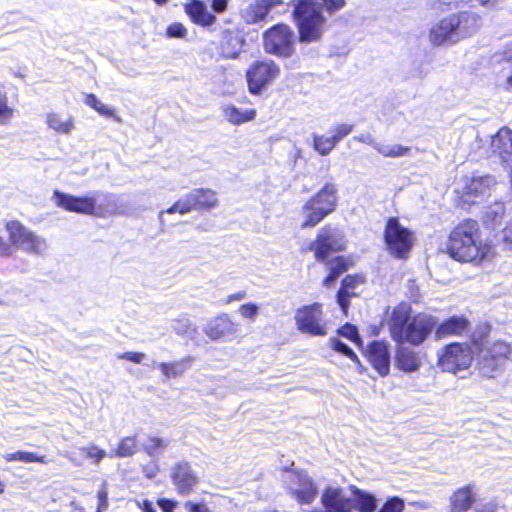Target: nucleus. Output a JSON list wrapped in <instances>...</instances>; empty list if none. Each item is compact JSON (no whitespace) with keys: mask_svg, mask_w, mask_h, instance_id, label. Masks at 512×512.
Listing matches in <instances>:
<instances>
[{"mask_svg":"<svg viewBox=\"0 0 512 512\" xmlns=\"http://www.w3.org/2000/svg\"><path fill=\"white\" fill-rule=\"evenodd\" d=\"M447 252L459 262L480 263L490 260L493 247L482 240L478 222L466 219L460 222L449 235Z\"/></svg>","mask_w":512,"mask_h":512,"instance_id":"f257e3e1","label":"nucleus"},{"mask_svg":"<svg viewBox=\"0 0 512 512\" xmlns=\"http://www.w3.org/2000/svg\"><path fill=\"white\" fill-rule=\"evenodd\" d=\"M410 312L407 305L395 307L389 322L390 332L396 342H409L417 346L426 340L438 321L435 317L422 313L411 317Z\"/></svg>","mask_w":512,"mask_h":512,"instance_id":"f03ea898","label":"nucleus"},{"mask_svg":"<svg viewBox=\"0 0 512 512\" xmlns=\"http://www.w3.org/2000/svg\"><path fill=\"white\" fill-rule=\"evenodd\" d=\"M481 27V18L474 12L463 11L444 17L432 26L429 39L433 45L455 44L474 35Z\"/></svg>","mask_w":512,"mask_h":512,"instance_id":"7ed1b4c3","label":"nucleus"},{"mask_svg":"<svg viewBox=\"0 0 512 512\" xmlns=\"http://www.w3.org/2000/svg\"><path fill=\"white\" fill-rule=\"evenodd\" d=\"M57 207L67 212L104 217L112 212L116 203L111 194L95 192L91 195L75 196L59 190L53 192Z\"/></svg>","mask_w":512,"mask_h":512,"instance_id":"20e7f679","label":"nucleus"},{"mask_svg":"<svg viewBox=\"0 0 512 512\" xmlns=\"http://www.w3.org/2000/svg\"><path fill=\"white\" fill-rule=\"evenodd\" d=\"M292 18L302 43L318 40L320 36V4L316 0H290Z\"/></svg>","mask_w":512,"mask_h":512,"instance_id":"39448f33","label":"nucleus"},{"mask_svg":"<svg viewBox=\"0 0 512 512\" xmlns=\"http://www.w3.org/2000/svg\"><path fill=\"white\" fill-rule=\"evenodd\" d=\"M296 35L290 25L276 23L262 33V46L269 55L290 58L295 52Z\"/></svg>","mask_w":512,"mask_h":512,"instance_id":"423d86ee","label":"nucleus"},{"mask_svg":"<svg viewBox=\"0 0 512 512\" xmlns=\"http://www.w3.org/2000/svg\"><path fill=\"white\" fill-rule=\"evenodd\" d=\"M280 74V66L272 59L263 58L253 61L245 72L249 93L260 95Z\"/></svg>","mask_w":512,"mask_h":512,"instance_id":"0eeeda50","label":"nucleus"},{"mask_svg":"<svg viewBox=\"0 0 512 512\" xmlns=\"http://www.w3.org/2000/svg\"><path fill=\"white\" fill-rule=\"evenodd\" d=\"M472 360L473 353L467 343H451L438 351V366L445 372L455 374L465 370Z\"/></svg>","mask_w":512,"mask_h":512,"instance_id":"6e6552de","label":"nucleus"},{"mask_svg":"<svg viewBox=\"0 0 512 512\" xmlns=\"http://www.w3.org/2000/svg\"><path fill=\"white\" fill-rule=\"evenodd\" d=\"M5 229L12 246L30 254H40L46 248L45 239L25 227L19 220L6 222Z\"/></svg>","mask_w":512,"mask_h":512,"instance_id":"1a4fd4ad","label":"nucleus"},{"mask_svg":"<svg viewBox=\"0 0 512 512\" xmlns=\"http://www.w3.org/2000/svg\"><path fill=\"white\" fill-rule=\"evenodd\" d=\"M388 250L397 258H405L412 246V234L402 227L398 219L390 218L385 229Z\"/></svg>","mask_w":512,"mask_h":512,"instance_id":"9d476101","label":"nucleus"},{"mask_svg":"<svg viewBox=\"0 0 512 512\" xmlns=\"http://www.w3.org/2000/svg\"><path fill=\"white\" fill-rule=\"evenodd\" d=\"M283 3V0H253L240 11V17L248 25L266 23L271 20L272 10Z\"/></svg>","mask_w":512,"mask_h":512,"instance_id":"9b49d317","label":"nucleus"},{"mask_svg":"<svg viewBox=\"0 0 512 512\" xmlns=\"http://www.w3.org/2000/svg\"><path fill=\"white\" fill-rule=\"evenodd\" d=\"M170 478L178 494H191L199 483V477L187 461L177 462L171 469Z\"/></svg>","mask_w":512,"mask_h":512,"instance_id":"f8f14e48","label":"nucleus"},{"mask_svg":"<svg viewBox=\"0 0 512 512\" xmlns=\"http://www.w3.org/2000/svg\"><path fill=\"white\" fill-rule=\"evenodd\" d=\"M237 327V323L232 320L229 314L221 313L208 323L205 334L213 341L228 339L237 333Z\"/></svg>","mask_w":512,"mask_h":512,"instance_id":"ddd939ff","label":"nucleus"},{"mask_svg":"<svg viewBox=\"0 0 512 512\" xmlns=\"http://www.w3.org/2000/svg\"><path fill=\"white\" fill-rule=\"evenodd\" d=\"M184 12L193 24L200 27H211L217 22V16L202 0H188L184 4Z\"/></svg>","mask_w":512,"mask_h":512,"instance_id":"4468645a","label":"nucleus"},{"mask_svg":"<svg viewBox=\"0 0 512 512\" xmlns=\"http://www.w3.org/2000/svg\"><path fill=\"white\" fill-rule=\"evenodd\" d=\"M318 308L319 305L314 303L312 305L303 306L296 311L295 319L297 328L310 335H320V324L318 323Z\"/></svg>","mask_w":512,"mask_h":512,"instance_id":"2eb2a0df","label":"nucleus"},{"mask_svg":"<svg viewBox=\"0 0 512 512\" xmlns=\"http://www.w3.org/2000/svg\"><path fill=\"white\" fill-rule=\"evenodd\" d=\"M366 355L374 369L381 375L386 376L390 371V354L384 342L373 341L366 350Z\"/></svg>","mask_w":512,"mask_h":512,"instance_id":"dca6fc26","label":"nucleus"},{"mask_svg":"<svg viewBox=\"0 0 512 512\" xmlns=\"http://www.w3.org/2000/svg\"><path fill=\"white\" fill-rule=\"evenodd\" d=\"M469 320L464 316H453L443 321L435 330V337L443 339L450 336H460L468 331Z\"/></svg>","mask_w":512,"mask_h":512,"instance_id":"f3484780","label":"nucleus"},{"mask_svg":"<svg viewBox=\"0 0 512 512\" xmlns=\"http://www.w3.org/2000/svg\"><path fill=\"white\" fill-rule=\"evenodd\" d=\"M395 365L406 373L416 372L422 365L419 354L410 347L400 346L395 356Z\"/></svg>","mask_w":512,"mask_h":512,"instance_id":"a211bd4d","label":"nucleus"},{"mask_svg":"<svg viewBox=\"0 0 512 512\" xmlns=\"http://www.w3.org/2000/svg\"><path fill=\"white\" fill-rule=\"evenodd\" d=\"M363 283L364 278L359 275H348L343 279L342 285L337 293V302L344 314H347L350 298L356 295L355 289Z\"/></svg>","mask_w":512,"mask_h":512,"instance_id":"6ab92c4d","label":"nucleus"},{"mask_svg":"<svg viewBox=\"0 0 512 512\" xmlns=\"http://www.w3.org/2000/svg\"><path fill=\"white\" fill-rule=\"evenodd\" d=\"M189 197L194 210L209 211L218 206L217 194L209 188H196L189 192Z\"/></svg>","mask_w":512,"mask_h":512,"instance_id":"aec40b11","label":"nucleus"},{"mask_svg":"<svg viewBox=\"0 0 512 512\" xmlns=\"http://www.w3.org/2000/svg\"><path fill=\"white\" fill-rule=\"evenodd\" d=\"M353 130L351 124H337L326 133L325 137H322V155L330 153L336 144L349 135Z\"/></svg>","mask_w":512,"mask_h":512,"instance_id":"412c9836","label":"nucleus"},{"mask_svg":"<svg viewBox=\"0 0 512 512\" xmlns=\"http://www.w3.org/2000/svg\"><path fill=\"white\" fill-rule=\"evenodd\" d=\"M350 500L352 502V512L354 510L373 512L376 509L375 496L355 486H351Z\"/></svg>","mask_w":512,"mask_h":512,"instance_id":"4be33fe9","label":"nucleus"},{"mask_svg":"<svg viewBox=\"0 0 512 512\" xmlns=\"http://www.w3.org/2000/svg\"><path fill=\"white\" fill-rule=\"evenodd\" d=\"M491 148L504 160L506 156H512V130L503 127L491 139Z\"/></svg>","mask_w":512,"mask_h":512,"instance_id":"5701e85b","label":"nucleus"},{"mask_svg":"<svg viewBox=\"0 0 512 512\" xmlns=\"http://www.w3.org/2000/svg\"><path fill=\"white\" fill-rule=\"evenodd\" d=\"M345 247L343 233L336 228L322 229V262H324L325 251H340Z\"/></svg>","mask_w":512,"mask_h":512,"instance_id":"b1692460","label":"nucleus"},{"mask_svg":"<svg viewBox=\"0 0 512 512\" xmlns=\"http://www.w3.org/2000/svg\"><path fill=\"white\" fill-rule=\"evenodd\" d=\"M494 183V178L488 175L467 179L463 188V196L485 195Z\"/></svg>","mask_w":512,"mask_h":512,"instance_id":"393cba45","label":"nucleus"},{"mask_svg":"<svg viewBox=\"0 0 512 512\" xmlns=\"http://www.w3.org/2000/svg\"><path fill=\"white\" fill-rule=\"evenodd\" d=\"M223 115L229 123L239 126L255 120L257 116V110L250 108L241 111L235 105H227L223 108Z\"/></svg>","mask_w":512,"mask_h":512,"instance_id":"a878e982","label":"nucleus"},{"mask_svg":"<svg viewBox=\"0 0 512 512\" xmlns=\"http://www.w3.org/2000/svg\"><path fill=\"white\" fill-rule=\"evenodd\" d=\"M338 199L336 184L333 182L325 183L322 187V219L336 209Z\"/></svg>","mask_w":512,"mask_h":512,"instance_id":"bb28decb","label":"nucleus"},{"mask_svg":"<svg viewBox=\"0 0 512 512\" xmlns=\"http://www.w3.org/2000/svg\"><path fill=\"white\" fill-rule=\"evenodd\" d=\"M474 501V495L469 487H463L453 493L450 498L452 512L467 511Z\"/></svg>","mask_w":512,"mask_h":512,"instance_id":"cd10ccee","label":"nucleus"},{"mask_svg":"<svg viewBox=\"0 0 512 512\" xmlns=\"http://www.w3.org/2000/svg\"><path fill=\"white\" fill-rule=\"evenodd\" d=\"M349 265L350 261L343 256H338L327 261L326 266L329 274L323 283L326 286H331L341 274L348 270Z\"/></svg>","mask_w":512,"mask_h":512,"instance_id":"c85d7f7f","label":"nucleus"},{"mask_svg":"<svg viewBox=\"0 0 512 512\" xmlns=\"http://www.w3.org/2000/svg\"><path fill=\"white\" fill-rule=\"evenodd\" d=\"M503 364L499 361H496L494 357H490V353H488L485 349H483L478 358V369L481 374L486 377H494L496 373H498L502 368Z\"/></svg>","mask_w":512,"mask_h":512,"instance_id":"c756f323","label":"nucleus"},{"mask_svg":"<svg viewBox=\"0 0 512 512\" xmlns=\"http://www.w3.org/2000/svg\"><path fill=\"white\" fill-rule=\"evenodd\" d=\"M504 214V204L501 202H496L487 207L485 214L483 216V221L487 225V227L495 228L502 223Z\"/></svg>","mask_w":512,"mask_h":512,"instance_id":"7c9ffc66","label":"nucleus"},{"mask_svg":"<svg viewBox=\"0 0 512 512\" xmlns=\"http://www.w3.org/2000/svg\"><path fill=\"white\" fill-rule=\"evenodd\" d=\"M137 451V440L135 436H127L120 439L116 449L110 457L124 458L132 456Z\"/></svg>","mask_w":512,"mask_h":512,"instance_id":"2f4dec72","label":"nucleus"},{"mask_svg":"<svg viewBox=\"0 0 512 512\" xmlns=\"http://www.w3.org/2000/svg\"><path fill=\"white\" fill-rule=\"evenodd\" d=\"M316 494L317 488L308 479L304 481V484L301 488L295 489L291 492V495L295 497L297 502L300 504L311 503L315 499Z\"/></svg>","mask_w":512,"mask_h":512,"instance_id":"473e14b6","label":"nucleus"},{"mask_svg":"<svg viewBox=\"0 0 512 512\" xmlns=\"http://www.w3.org/2000/svg\"><path fill=\"white\" fill-rule=\"evenodd\" d=\"M4 459L7 462L21 461L24 463H47L46 457L44 455H38L34 452L28 451H16L9 453L4 456Z\"/></svg>","mask_w":512,"mask_h":512,"instance_id":"72a5a7b5","label":"nucleus"},{"mask_svg":"<svg viewBox=\"0 0 512 512\" xmlns=\"http://www.w3.org/2000/svg\"><path fill=\"white\" fill-rule=\"evenodd\" d=\"M46 122L49 128L58 133H69L74 126L73 119L71 117L67 120H62L60 115L56 113L47 114Z\"/></svg>","mask_w":512,"mask_h":512,"instance_id":"f704fd0d","label":"nucleus"},{"mask_svg":"<svg viewBox=\"0 0 512 512\" xmlns=\"http://www.w3.org/2000/svg\"><path fill=\"white\" fill-rule=\"evenodd\" d=\"M306 211V219L302 224L303 227L315 226L320 222V201L313 197L304 206Z\"/></svg>","mask_w":512,"mask_h":512,"instance_id":"c9c22d12","label":"nucleus"},{"mask_svg":"<svg viewBox=\"0 0 512 512\" xmlns=\"http://www.w3.org/2000/svg\"><path fill=\"white\" fill-rule=\"evenodd\" d=\"M485 350L490 353V357H494L496 361L501 362L503 365L506 363L511 354L510 345L502 341L494 342Z\"/></svg>","mask_w":512,"mask_h":512,"instance_id":"e433bc0d","label":"nucleus"},{"mask_svg":"<svg viewBox=\"0 0 512 512\" xmlns=\"http://www.w3.org/2000/svg\"><path fill=\"white\" fill-rule=\"evenodd\" d=\"M84 103L104 117L117 118L114 110L101 103L97 96L93 93H88L85 95Z\"/></svg>","mask_w":512,"mask_h":512,"instance_id":"4c0bfd02","label":"nucleus"},{"mask_svg":"<svg viewBox=\"0 0 512 512\" xmlns=\"http://www.w3.org/2000/svg\"><path fill=\"white\" fill-rule=\"evenodd\" d=\"M493 64H498L504 69V66L512 64V42L506 43L497 50L491 57Z\"/></svg>","mask_w":512,"mask_h":512,"instance_id":"58836bf2","label":"nucleus"},{"mask_svg":"<svg viewBox=\"0 0 512 512\" xmlns=\"http://www.w3.org/2000/svg\"><path fill=\"white\" fill-rule=\"evenodd\" d=\"M411 148L402 145H386L376 146V151L384 157L398 158L409 154Z\"/></svg>","mask_w":512,"mask_h":512,"instance_id":"ea45409f","label":"nucleus"},{"mask_svg":"<svg viewBox=\"0 0 512 512\" xmlns=\"http://www.w3.org/2000/svg\"><path fill=\"white\" fill-rule=\"evenodd\" d=\"M159 369L164 376L168 378H175L182 375L186 371L187 364L185 361L160 363Z\"/></svg>","mask_w":512,"mask_h":512,"instance_id":"a19ab883","label":"nucleus"},{"mask_svg":"<svg viewBox=\"0 0 512 512\" xmlns=\"http://www.w3.org/2000/svg\"><path fill=\"white\" fill-rule=\"evenodd\" d=\"M192 202L189 197V193H187L183 198L175 201L169 208L165 210L168 214L178 213L181 215L187 214L193 211Z\"/></svg>","mask_w":512,"mask_h":512,"instance_id":"79ce46f5","label":"nucleus"},{"mask_svg":"<svg viewBox=\"0 0 512 512\" xmlns=\"http://www.w3.org/2000/svg\"><path fill=\"white\" fill-rule=\"evenodd\" d=\"M14 116V109L9 106L8 96L0 91V124L8 125Z\"/></svg>","mask_w":512,"mask_h":512,"instance_id":"37998d69","label":"nucleus"},{"mask_svg":"<svg viewBox=\"0 0 512 512\" xmlns=\"http://www.w3.org/2000/svg\"><path fill=\"white\" fill-rule=\"evenodd\" d=\"M82 452L85 458L90 459L95 464L100 463L107 456L106 451L95 444L82 448Z\"/></svg>","mask_w":512,"mask_h":512,"instance_id":"c03bdc74","label":"nucleus"},{"mask_svg":"<svg viewBox=\"0 0 512 512\" xmlns=\"http://www.w3.org/2000/svg\"><path fill=\"white\" fill-rule=\"evenodd\" d=\"M330 346L333 350L347 356L348 358H350L351 360L355 361L358 364L360 363L355 352L341 340L337 338H332L330 340Z\"/></svg>","mask_w":512,"mask_h":512,"instance_id":"a18cd8bd","label":"nucleus"},{"mask_svg":"<svg viewBox=\"0 0 512 512\" xmlns=\"http://www.w3.org/2000/svg\"><path fill=\"white\" fill-rule=\"evenodd\" d=\"M167 446L166 442L158 436H149L147 438L144 450L149 455H154L160 450H163Z\"/></svg>","mask_w":512,"mask_h":512,"instance_id":"49530a36","label":"nucleus"},{"mask_svg":"<svg viewBox=\"0 0 512 512\" xmlns=\"http://www.w3.org/2000/svg\"><path fill=\"white\" fill-rule=\"evenodd\" d=\"M338 333L354 342L357 346L360 347L362 345V340L358 334L356 326L347 323L338 330Z\"/></svg>","mask_w":512,"mask_h":512,"instance_id":"de8ad7c7","label":"nucleus"},{"mask_svg":"<svg viewBox=\"0 0 512 512\" xmlns=\"http://www.w3.org/2000/svg\"><path fill=\"white\" fill-rule=\"evenodd\" d=\"M404 502L398 497L389 498L379 512H402Z\"/></svg>","mask_w":512,"mask_h":512,"instance_id":"09e8293b","label":"nucleus"},{"mask_svg":"<svg viewBox=\"0 0 512 512\" xmlns=\"http://www.w3.org/2000/svg\"><path fill=\"white\" fill-rule=\"evenodd\" d=\"M167 35L173 38H185L187 29L182 23L174 22L167 27Z\"/></svg>","mask_w":512,"mask_h":512,"instance_id":"8fccbe9b","label":"nucleus"},{"mask_svg":"<svg viewBox=\"0 0 512 512\" xmlns=\"http://www.w3.org/2000/svg\"><path fill=\"white\" fill-rule=\"evenodd\" d=\"M97 509L95 512H103L108 508V490L106 484L104 483L102 487L97 492Z\"/></svg>","mask_w":512,"mask_h":512,"instance_id":"3c124183","label":"nucleus"},{"mask_svg":"<svg viewBox=\"0 0 512 512\" xmlns=\"http://www.w3.org/2000/svg\"><path fill=\"white\" fill-rule=\"evenodd\" d=\"M258 306L254 303H245L240 305L239 313L243 318L254 320L255 316L258 314Z\"/></svg>","mask_w":512,"mask_h":512,"instance_id":"603ef678","label":"nucleus"},{"mask_svg":"<svg viewBox=\"0 0 512 512\" xmlns=\"http://www.w3.org/2000/svg\"><path fill=\"white\" fill-rule=\"evenodd\" d=\"M346 5V0H322V9L329 13L341 10Z\"/></svg>","mask_w":512,"mask_h":512,"instance_id":"864d4df0","label":"nucleus"},{"mask_svg":"<svg viewBox=\"0 0 512 512\" xmlns=\"http://www.w3.org/2000/svg\"><path fill=\"white\" fill-rule=\"evenodd\" d=\"M235 41L239 46H241L244 42L242 37H239L236 33L231 30L223 31L222 36V48L225 50V46L230 44V42Z\"/></svg>","mask_w":512,"mask_h":512,"instance_id":"5fc2aeb1","label":"nucleus"},{"mask_svg":"<svg viewBox=\"0 0 512 512\" xmlns=\"http://www.w3.org/2000/svg\"><path fill=\"white\" fill-rule=\"evenodd\" d=\"M118 358L122 359V360H127L130 362H133L135 364H140L144 360L145 354L142 352L127 351V352L120 354L118 356Z\"/></svg>","mask_w":512,"mask_h":512,"instance_id":"6e6d98bb","label":"nucleus"},{"mask_svg":"<svg viewBox=\"0 0 512 512\" xmlns=\"http://www.w3.org/2000/svg\"><path fill=\"white\" fill-rule=\"evenodd\" d=\"M184 507L187 512H210L209 507L204 502L196 503L187 501L185 502Z\"/></svg>","mask_w":512,"mask_h":512,"instance_id":"4d7b16f0","label":"nucleus"},{"mask_svg":"<svg viewBox=\"0 0 512 512\" xmlns=\"http://www.w3.org/2000/svg\"><path fill=\"white\" fill-rule=\"evenodd\" d=\"M348 53H349L348 45L343 42L340 45L331 47L330 52H329V57L337 56L340 58H344L348 55Z\"/></svg>","mask_w":512,"mask_h":512,"instance_id":"13d9d810","label":"nucleus"},{"mask_svg":"<svg viewBox=\"0 0 512 512\" xmlns=\"http://www.w3.org/2000/svg\"><path fill=\"white\" fill-rule=\"evenodd\" d=\"M190 323L188 319H175L174 330L178 335H184L189 332Z\"/></svg>","mask_w":512,"mask_h":512,"instance_id":"bf43d9fd","label":"nucleus"},{"mask_svg":"<svg viewBox=\"0 0 512 512\" xmlns=\"http://www.w3.org/2000/svg\"><path fill=\"white\" fill-rule=\"evenodd\" d=\"M210 4L214 14H222L227 10L229 0H211Z\"/></svg>","mask_w":512,"mask_h":512,"instance_id":"052dcab7","label":"nucleus"},{"mask_svg":"<svg viewBox=\"0 0 512 512\" xmlns=\"http://www.w3.org/2000/svg\"><path fill=\"white\" fill-rule=\"evenodd\" d=\"M497 509V505L494 501L490 500L485 503L480 502L476 505V512H495Z\"/></svg>","mask_w":512,"mask_h":512,"instance_id":"680f3d73","label":"nucleus"},{"mask_svg":"<svg viewBox=\"0 0 512 512\" xmlns=\"http://www.w3.org/2000/svg\"><path fill=\"white\" fill-rule=\"evenodd\" d=\"M157 504L159 505L163 512H173L177 506V503L175 501L165 498L159 499L157 501Z\"/></svg>","mask_w":512,"mask_h":512,"instance_id":"e2e57ef3","label":"nucleus"},{"mask_svg":"<svg viewBox=\"0 0 512 512\" xmlns=\"http://www.w3.org/2000/svg\"><path fill=\"white\" fill-rule=\"evenodd\" d=\"M353 139L358 141V142H362V143L371 145L375 150H376V146H380L381 145L380 143H377L374 140L373 136L371 134H369V133L361 134L359 136H355Z\"/></svg>","mask_w":512,"mask_h":512,"instance_id":"0e129e2a","label":"nucleus"},{"mask_svg":"<svg viewBox=\"0 0 512 512\" xmlns=\"http://www.w3.org/2000/svg\"><path fill=\"white\" fill-rule=\"evenodd\" d=\"M503 243L507 249L512 251V223L503 230Z\"/></svg>","mask_w":512,"mask_h":512,"instance_id":"69168bd1","label":"nucleus"},{"mask_svg":"<svg viewBox=\"0 0 512 512\" xmlns=\"http://www.w3.org/2000/svg\"><path fill=\"white\" fill-rule=\"evenodd\" d=\"M502 72L506 77V89L512 91V64L504 66Z\"/></svg>","mask_w":512,"mask_h":512,"instance_id":"338daca9","label":"nucleus"},{"mask_svg":"<svg viewBox=\"0 0 512 512\" xmlns=\"http://www.w3.org/2000/svg\"><path fill=\"white\" fill-rule=\"evenodd\" d=\"M246 297V292L244 290L238 291L236 293L230 294L227 296V298L224 300L225 304H230L234 301L242 300Z\"/></svg>","mask_w":512,"mask_h":512,"instance_id":"774afa93","label":"nucleus"}]
</instances>
